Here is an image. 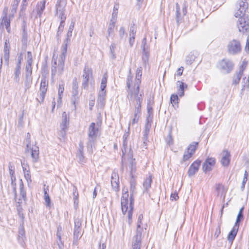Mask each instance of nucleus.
<instances>
[{
	"label": "nucleus",
	"mask_w": 249,
	"mask_h": 249,
	"mask_svg": "<svg viewBox=\"0 0 249 249\" xmlns=\"http://www.w3.org/2000/svg\"><path fill=\"white\" fill-rule=\"evenodd\" d=\"M234 64L228 59H223L219 62L218 68L222 72L227 74L233 70Z\"/></svg>",
	"instance_id": "7"
},
{
	"label": "nucleus",
	"mask_w": 249,
	"mask_h": 249,
	"mask_svg": "<svg viewBox=\"0 0 249 249\" xmlns=\"http://www.w3.org/2000/svg\"><path fill=\"white\" fill-rule=\"evenodd\" d=\"M196 54V53L195 54L194 53H189L186 59L187 64L189 65L192 64L197 58Z\"/></svg>",
	"instance_id": "36"
},
{
	"label": "nucleus",
	"mask_w": 249,
	"mask_h": 249,
	"mask_svg": "<svg viewBox=\"0 0 249 249\" xmlns=\"http://www.w3.org/2000/svg\"><path fill=\"white\" fill-rule=\"evenodd\" d=\"M32 84V76H25V90L29 89Z\"/></svg>",
	"instance_id": "47"
},
{
	"label": "nucleus",
	"mask_w": 249,
	"mask_h": 249,
	"mask_svg": "<svg viewBox=\"0 0 249 249\" xmlns=\"http://www.w3.org/2000/svg\"><path fill=\"white\" fill-rule=\"evenodd\" d=\"M64 86L65 84L63 82H62L61 84H59L58 91V98L57 100V102L58 103H61L63 94L64 91Z\"/></svg>",
	"instance_id": "32"
},
{
	"label": "nucleus",
	"mask_w": 249,
	"mask_h": 249,
	"mask_svg": "<svg viewBox=\"0 0 249 249\" xmlns=\"http://www.w3.org/2000/svg\"><path fill=\"white\" fill-rule=\"evenodd\" d=\"M237 11L235 13V17L237 18L242 15H245V12L248 7L247 0H238L236 4Z\"/></svg>",
	"instance_id": "12"
},
{
	"label": "nucleus",
	"mask_w": 249,
	"mask_h": 249,
	"mask_svg": "<svg viewBox=\"0 0 249 249\" xmlns=\"http://www.w3.org/2000/svg\"><path fill=\"white\" fill-rule=\"evenodd\" d=\"M1 25L5 26L6 29L8 33H10V20L6 16L2 18Z\"/></svg>",
	"instance_id": "29"
},
{
	"label": "nucleus",
	"mask_w": 249,
	"mask_h": 249,
	"mask_svg": "<svg viewBox=\"0 0 249 249\" xmlns=\"http://www.w3.org/2000/svg\"><path fill=\"white\" fill-rule=\"evenodd\" d=\"M178 96L176 94H172L170 97V102L173 106L178 104Z\"/></svg>",
	"instance_id": "51"
},
{
	"label": "nucleus",
	"mask_w": 249,
	"mask_h": 249,
	"mask_svg": "<svg viewBox=\"0 0 249 249\" xmlns=\"http://www.w3.org/2000/svg\"><path fill=\"white\" fill-rule=\"evenodd\" d=\"M129 127L128 128V131L125 132L123 136V148L122 149V153H123V157L125 152H126V149L127 148V138L129 136Z\"/></svg>",
	"instance_id": "22"
},
{
	"label": "nucleus",
	"mask_w": 249,
	"mask_h": 249,
	"mask_svg": "<svg viewBox=\"0 0 249 249\" xmlns=\"http://www.w3.org/2000/svg\"><path fill=\"white\" fill-rule=\"evenodd\" d=\"M16 202L17 211L18 213L20 214L23 211L22 204L23 203H26V202H24L23 199L20 196L17 200H16Z\"/></svg>",
	"instance_id": "30"
},
{
	"label": "nucleus",
	"mask_w": 249,
	"mask_h": 249,
	"mask_svg": "<svg viewBox=\"0 0 249 249\" xmlns=\"http://www.w3.org/2000/svg\"><path fill=\"white\" fill-rule=\"evenodd\" d=\"M67 51L61 49V53L60 55L58 63H57V56L54 54L52 60L51 75L53 78L56 73L62 74L64 68V63L66 59Z\"/></svg>",
	"instance_id": "2"
},
{
	"label": "nucleus",
	"mask_w": 249,
	"mask_h": 249,
	"mask_svg": "<svg viewBox=\"0 0 249 249\" xmlns=\"http://www.w3.org/2000/svg\"><path fill=\"white\" fill-rule=\"evenodd\" d=\"M153 118V108L151 107L147 106V116L146 118V122H152Z\"/></svg>",
	"instance_id": "42"
},
{
	"label": "nucleus",
	"mask_w": 249,
	"mask_h": 249,
	"mask_svg": "<svg viewBox=\"0 0 249 249\" xmlns=\"http://www.w3.org/2000/svg\"><path fill=\"white\" fill-rule=\"evenodd\" d=\"M74 229L73 231V243H75L81 238V224L79 221H75Z\"/></svg>",
	"instance_id": "15"
},
{
	"label": "nucleus",
	"mask_w": 249,
	"mask_h": 249,
	"mask_svg": "<svg viewBox=\"0 0 249 249\" xmlns=\"http://www.w3.org/2000/svg\"><path fill=\"white\" fill-rule=\"evenodd\" d=\"M28 39V32L27 31H22L21 42L23 44L27 43Z\"/></svg>",
	"instance_id": "53"
},
{
	"label": "nucleus",
	"mask_w": 249,
	"mask_h": 249,
	"mask_svg": "<svg viewBox=\"0 0 249 249\" xmlns=\"http://www.w3.org/2000/svg\"><path fill=\"white\" fill-rule=\"evenodd\" d=\"M239 17L237 22V26L239 31L243 34L249 32V16L242 15Z\"/></svg>",
	"instance_id": "5"
},
{
	"label": "nucleus",
	"mask_w": 249,
	"mask_h": 249,
	"mask_svg": "<svg viewBox=\"0 0 249 249\" xmlns=\"http://www.w3.org/2000/svg\"><path fill=\"white\" fill-rule=\"evenodd\" d=\"M119 5H115L113 8V13L112 14V18L111 19H115L116 20V18L118 15V10Z\"/></svg>",
	"instance_id": "56"
},
{
	"label": "nucleus",
	"mask_w": 249,
	"mask_h": 249,
	"mask_svg": "<svg viewBox=\"0 0 249 249\" xmlns=\"http://www.w3.org/2000/svg\"><path fill=\"white\" fill-rule=\"evenodd\" d=\"M142 59L144 65H146L148 63L149 59V53L147 50L142 51Z\"/></svg>",
	"instance_id": "48"
},
{
	"label": "nucleus",
	"mask_w": 249,
	"mask_h": 249,
	"mask_svg": "<svg viewBox=\"0 0 249 249\" xmlns=\"http://www.w3.org/2000/svg\"><path fill=\"white\" fill-rule=\"evenodd\" d=\"M230 154L227 150H224L221 160V163L224 166H228L230 162Z\"/></svg>",
	"instance_id": "19"
},
{
	"label": "nucleus",
	"mask_w": 249,
	"mask_h": 249,
	"mask_svg": "<svg viewBox=\"0 0 249 249\" xmlns=\"http://www.w3.org/2000/svg\"><path fill=\"white\" fill-rule=\"evenodd\" d=\"M136 30V27L134 24L130 26L129 33V45L131 47H132L133 45L135 42Z\"/></svg>",
	"instance_id": "17"
},
{
	"label": "nucleus",
	"mask_w": 249,
	"mask_h": 249,
	"mask_svg": "<svg viewBox=\"0 0 249 249\" xmlns=\"http://www.w3.org/2000/svg\"><path fill=\"white\" fill-rule=\"evenodd\" d=\"M62 122L60 124V128L63 129H68L69 125V117L67 116L66 112H63L62 115Z\"/></svg>",
	"instance_id": "20"
},
{
	"label": "nucleus",
	"mask_w": 249,
	"mask_h": 249,
	"mask_svg": "<svg viewBox=\"0 0 249 249\" xmlns=\"http://www.w3.org/2000/svg\"><path fill=\"white\" fill-rule=\"evenodd\" d=\"M77 157L80 161L83 162H85V158L84 156V153L81 152H78Z\"/></svg>",
	"instance_id": "64"
},
{
	"label": "nucleus",
	"mask_w": 249,
	"mask_h": 249,
	"mask_svg": "<svg viewBox=\"0 0 249 249\" xmlns=\"http://www.w3.org/2000/svg\"><path fill=\"white\" fill-rule=\"evenodd\" d=\"M20 69H21V66H16L15 71H14V80L17 82L18 83L19 81V75L20 74Z\"/></svg>",
	"instance_id": "39"
},
{
	"label": "nucleus",
	"mask_w": 249,
	"mask_h": 249,
	"mask_svg": "<svg viewBox=\"0 0 249 249\" xmlns=\"http://www.w3.org/2000/svg\"><path fill=\"white\" fill-rule=\"evenodd\" d=\"M16 176L11 177V184L13 188V193L15 195V198L16 199L17 197V190H16Z\"/></svg>",
	"instance_id": "46"
},
{
	"label": "nucleus",
	"mask_w": 249,
	"mask_h": 249,
	"mask_svg": "<svg viewBox=\"0 0 249 249\" xmlns=\"http://www.w3.org/2000/svg\"><path fill=\"white\" fill-rule=\"evenodd\" d=\"M193 154L189 152L187 150L184 152V155L183 156L182 158V162H185L186 160H188L190 158L192 157Z\"/></svg>",
	"instance_id": "54"
},
{
	"label": "nucleus",
	"mask_w": 249,
	"mask_h": 249,
	"mask_svg": "<svg viewBox=\"0 0 249 249\" xmlns=\"http://www.w3.org/2000/svg\"><path fill=\"white\" fill-rule=\"evenodd\" d=\"M67 130V129H61V130L59 131V132L58 134L60 139H65V138L66 136Z\"/></svg>",
	"instance_id": "61"
},
{
	"label": "nucleus",
	"mask_w": 249,
	"mask_h": 249,
	"mask_svg": "<svg viewBox=\"0 0 249 249\" xmlns=\"http://www.w3.org/2000/svg\"><path fill=\"white\" fill-rule=\"evenodd\" d=\"M239 227H238L236 225H234L232 228V230L229 233L227 239L229 242L232 243L237 233Z\"/></svg>",
	"instance_id": "21"
},
{
	"label": "nucleus",
	"mask_w": 249,
	"mask_h": 249,
	"mask_svg": "<svg viewBox=\"0 0 249 249\" xmlns=\"http://www.w3.org/2000/svg\"><path fill=\"white\" fill-rule=\"evenodd\" d=\"M115 22L116 21L115 19L110 20V22L108 25L107 29L108 36H110V35L113 32L115 28Z\"/></svg>",
	"instance_id": "45"
},
{
	"label": "nucleus",
	"mask_w": 249,
	"mask_h": 249,
	"mask_svg": "<svg viewBox=\"0 0 249 249\" xmlns=\"http://www.w3.org/2000/svg\"><path fill=\"white\" fill-rule=\"evenodd\" d=\"M32 63H27L25 66V76H32Z\"/></svg>",
	"instance_id": "44"
},
{
	"label": "nucleus",
	"mask_w": 249,
	"mask_h": 249,
	"mask_svg": "<svg viewBox=\"0 0 249 249\" xmlns=\"http://www.w3.org/2000/svg\"><path fill=\"white\" fill-rule=\"evenodd\" d=\"M201 164V160H197L193 162L189 168L188 171V176L191 177L194 176L199 170Z\"/></svg>",
	"instance_id": "14"
},
{
	"label": "nucleus",
	"mask_w": 249,
	"mask_h": 249,
	"mask_svg": "<svg viewBox=\"0 0 249 249\" xmlns=\"http://www.w3.org/2000/svg\"><path fill=\"white\" fill-rule=\"evenodd\" d=\"M151 123L152 122H146V124L145 125V129L143 132V143L146 144V142L148 138V135L149 132V130L150 129L151 126Z\"/></svg>",
	"instance_id": "28"
},
{
	"label": "nucleus",
	"mask_w": 249,
	"mask_h": 249,
	"mask_svg": "<svg viewBox=\"0 0 249 249\" xmlns=\"http://www.w3.org/2000/svg\"><path fill=\"white\" fill-rule=\"evenodd\" d=\"M176 85L178 88V94L179 96H183L184 95V89L187 88V85L180 81H178L176 83Z\"/></svg>",
	"instance_id": "23"
},
{
	"label": "nucleus",
	"mask_w": 249,
	"mask_h": 249,
	"mask_svg": "<svg viewBox=\"0 0 249 249\" xmlns=\"http://www.w3.org/2000/svg\"><path fill=\"white\" fill-rule=\"evenodd\" d=\"M127 96L129 100L136 102L135 110L134 111V116H139L138 115L141 113V103L142 100V94H139V92H133L132 99H131L130 96Z\"/></svg>",
	"instance_id": "8"
},
{
	"label": "nucleus",
	"mask_w": 249,
	"mask_h": 249,
	"mask_svg": "<svg viewBox=\"0 0 249 249\" xmlns=\"http://www.w3.org/2000/svg\"><path fill=\"white\" fill-rule=\"evenodd\" d=\"M247 66V62H246L245 61H243L242 62V63L241 65L240 66V67L239 68V70L238 71L243 73V72H244V70L246 69Z\"/></svg>",
	"instance_id": "63"
},
{
	"label": "nucleus",
	"mask_w": 249,
	"mask_h": 249,
	"mask_svg": "<svg viewBox=\"0 0 249 249\" xmlns=\"http://www.w3.org/2000/svg\"><path fill=\"white\" fill-rule=\"evenodd\" d=\"M110 53L111 58L115 59L116 58L115 54V50L116 48V45L115 43H112L110 46Z\"/></svg>",
	"instance_id": "52"
},
{
	"label": "nucleus",
	"mask_w": 249,
	"mask_h": 249,
	"mask_svg": "<svg viewBox=\"0 0 249 249\" xmlns=\"http://www.w3.org/2000/svg\"><path fill=\"white\" fill-rule=\"evenodd\" d=\"M176 21L178 25H179L181 22L182 17L180 13V6L178 3H177L176 4Z\"/></svg>",
	"instance_id": "35"
},
{
	"label": "nucleus",
	"mask_w": 249,
	"mask_h": 249,
	"mask_svg": "<svg viewBox=\"0 0 249 249\" xmlns=\"http://www.w3.org/2000/svg\"><path fill=\"white\" fill-rule=\"evenodd\" d=\"M78 92V83L77 78H75L72 81V95L71 98V101L73 105V109L74 110H76V105L78 104L79 102Z\"/></svg>",
	"instance_id": "6"
},
{
	"label": "nucleus",
	"mask_w": 249,
	"mask_h": 249,
	"mask_svg": "<svg viewBox=\"0 0 249 249\" xmlns=\"http://www.w3.org/2000/svg\"><path fill=\"white\" fill-rule=\"evenodd\" d=\"M198 144V142H192L187 147V151L193 155L195 152Z\"/></svg>",
	"instance_id": "40"
},
{
	"label": "nucleus",
	"mask_w": 249,
	"mask_h": 249,
	"mask_svg": "<svg viewBox=\"0 0 249 249\" xmlns=\"http://www.w3.org/2000/svg\"><path fill=\"white\" fill-rule=\"evenodd\" d=\"M46 93V92L45 91H40L39 98H37V100L40 103L43 102Z\"/></svg>",
	"instance_id": "62"
},
{
	"label": "nucleus",
	"mask_w": 249,
	"mask_h": 249,
	"mask_svg": "<svg viewBox=\"0 0 249 249\" xmlns=\"http://www.w3.org/2000/svg\"><path fill=\"white\" fill-rule=\"evenodd\" d=\"M244 210V207H242L239 210L238 214L237 215L236 220L234 225H236L238 227H239L240 222L243 220L244 215H243V212Z\"/></svg>",
	"instance_id": "33"
},
{
	"label": "nucleus",
	"mask_w": 249,
	"mask_h": 249,
	"mask_svg": "<svg viewBox=\"0 0 249 249\" xmlns=\"http://www.w3.org/2000/svg\"><path fill=\"white\" fill-rule=\"evenodd\" d=\"M20 188V197L23 199L24 202H26L27 201L26 192L24 188L23 183L22 180H20V183L19 184Z\"/></svg>",
	"instance_id": "31"
},
{
	"label": "nucleus",
	"mask_w": 249,
	"mask_h": 249,
	"mask_svg": "<svg viewBox=\"0 0 249 249\" xmlns=\"http://www.w3.org/2000/svg\"><path fill=\"white\" fill-rule=\"evenodd\" d=\"M248 173L246 171H245L244 175V178L242 181V185L241 187V189L242 190H243L245 189V184L248 180Z\"/></svg>",
	"instance_id": "55"
},
{
	"label": "nucleus",
	"mask_w": 249,
	"mask_h": 249,
	"mask_svg": "<svg viewBox=\"0 0 249 249\" xmlns=\"http://www.w3.org/2000/svg\"><path fill=\"white\" fill-rule=\"evenodd\" d=\"M241 51V45L239 41L233 39L228 45V51L231 54H236Z\"/></svg>",
	"instance_id": "9"
},
{
	"label": "nucleus",
	"mask_w": 249,
	"mask_h": 249,
	"mask_svg": "<svg viewBox=\"0 0 249 249\" xmlns=\"http://www.w3.org/2000/svg\"><path fill=\"white\" fill-rule=\"evenodd\" d=\"M8 168H9V174L10 175V177L15 176V167L11 163H9Z\"/></svg>",
	"instance_id": "58"
},
{
	"label": "nucleus",
	"mask_w": 249,
	"mask_h": 249,
	"mask_svg": "<svg viewBox=\"0 0 249 249\" xmlns=\"http://www.w3.org/2000/svg\"><path fill=\"white\" fill-rule=\"evenodd\" d=\"M106 97H99L98 96L97 102L98 106L100 107H104L106 102Z\"/></svg>",
	"instance_id": "50"
},
{
	"label": "nucleus",
	"mask_w": 249,
	"mask_h": 249,
	"mask_svg": "<svg viewBox=\"0 0 249 249\" xmlns=\"http://www.w3.org/2000/svg\"><path fill=\"white\" fill-rule=\"evenodd\" d=\"M142 68L139 67L137 69L135 76V80L134 85L131 87L133 76L131 75V69H129V74L127 75L126 80V86L129 90L128 97L130 96L131 99H132L133 92H139L140 86L141 83V77L142 75Z\"/></svg>",
	"instance_id": "1"
},
{
	"label": "nucleus",
	"mask_w": 249,
	"mask_h": 249,
	"mask_svg": "<svg viewBox=\"0 0 249 249\" xmlns=\"http://www.w3.org/2000/svg\"><path fill=\"white\" fill-rule=\"evenodd\" d=\"M113 182H119L118 174L114 171L112 172L111 178V183Z\"/></svg>",
	"instance_id": "49"
},
{
	"label": "nucleus",
	"mask_w": 249,
	"mask_h": 249,
	"mask_svg": "<svg viewBox=\"0 0 249 249\" xmlns=\"http://www.w3.org/2000/svg\"><path fill=\"white\" fill-rule=\"evenodd\" d=\"M46 0H43L41 1L38 2L37 4L36 10L37 15L39 17H40L45 8Z\"/></svg>",
	"instance_id": "24"
},
{
	"label": "nucleus",
	"mask_w": 249,
	"mask_h": 249,
	"mask_svg": "<svg viewBox=\"0 0 249 249\" xmlns=\"http://www.w3.org/2000/svg\"><path fill=\"white\" fill-rule=\"evenodd\" d=\"M48 83L46 81V79L43 78L41 79L40 86V91L46 92L47 90Z\"/></svg>",
	"instance_id": "41"
},
{
	"label": "nucleus",
	"mask_w": 249,
	"mask_h": 249,
	"mask_svg": "<svg viewBox=\"0 0 249 249\" xmlns=\"http://www.w3.org/2000/svg\"><path fill=\"white\" fill-rule=\"evenodd\" d=\"M215 163V160L213 158H207L202 165V170L204 172L207 173L210 172L212 170V168Z\"/></svg>",
	"instance_id": "13"
},
{
	"label": "nucleus",
	"mask_w": 249,
	"mask_h": 249,
	"mask_svg": "<svg viewBox=\"0 0 249 249\" xmlns=\"http://www.w3.org/2000/svg\"><path fill=\"white\" fill-rule=\"evenodd\" d=\"M119 35L121 39L124 38V36H126L125 34V29L124 27H121L119 31Z\"/></svg>",
	"instance_id": "60"
},
{
	"label": "nucleus",
	"mask_w": 249,
	"mask_h": 249,
	"mask_svg": "<svg viewBox=\"0 0 249 249\" xmlns=\"http://www.w3.org/2000/svg\"><path fill=\"white\" fill-rule=\"evenodd\" d=\"M56 15L60 19V21L65 22L66 19V16L65 14V12L56 13Z\"/></svg>",
	"instance_id": "57"
},
{
	"label": "nucleus",
	"mask_w": 249,
	"mask_h": 249,
	"mask_svg": "<svg viewBox=\"0 0 249 249\" xmlns=\"http://www.w3.org/2000/svg\"><path fill=\"white\" fill-rule=\"evenodd\" d=\"M99 129L94 123H91L88 128V141L87 147L88 151L92 152V147L98 137Z\"/></svg>",
	"instance_id": "3"
},
{
	"label": "nucleus",
	"mask_w": 249,
	"mask_h": 249,
	"mask_svg": "<svg viewBox=\"0 0 249 249\" xmlns=\"http://www.w3.org/2000/svg\"><path fill=\"white\" fill-rule=\"evenodd\" d=\"M44 199L46 203V206L50 207L51 206V199L49 195V186L46 185H44L43 188Z\"/></svg>",
	"instance_id": "25"
},
{
	"label": "nucleus",
	"mask_w": 249,
	"mask_h": 249,
	"mask_svg": "<svg viewBox=\"0 0 249 249\" xmlns=\"http://www.w3.org/2000/svg\"><path fill=\"white\" fill-rule=\"evenodd\" d=\"M243 73H242L240 72L236 71L233 76V79H232V84H234V85L238 84L241 80V78L243 76Z\"/></svg>",
	"instance_id": "34"
},
{
	"label": "nucleus",
	"mask_w": 249,
	"mask_h": 249,
	"mask_svg": "<svg viewBox=\"0 0 249 249\" xmlns=\"http://www.w3.org/2000/svg\"><path fill=\"white\" fill-rule=\"evenodd\" d=\"M143 231V229L142 227L137 228L136 235L134 236L135 241H137V242H141V237L142 234V231Z\"/></svg>",
	"instance_id": "38"
},
{
	"label": "nucleus",
	"mask_w": 249,
	"mask_h": 249,
	"mask_svg": "<svg viewBox=\"0 0 249 249\" xmlns=\"http://www.w3.org/2000/svg\"><path fill=\"white\" fill-rule=\"evenodd\" d=\"M66 2L64 0H58L55 5L56 13L65 12Z\"/></svg>",
	"instance_id": "27"
},
{
	"label": "nucleus",
	"mask_w": 249,
	"mask_h": 249,
	"mask_svg": "<svg viewBox=\"0 0 249 249\" xmlns=\"http://www.w3.org/2000/svg\"><path fill=\"white\" fill-rule=\"evenodd\" d=\"M74 28V23H71L69 28L67 34V37L65 40L64 41V43L62 46L61 49L64 50L65 49L66 51H67V47L71 43V37L72 36V32Z\"/></svg>",
	"instance_id": "16"
},
{
	"label": "nucleus",
	"mask_w": 249,
	"mask_h": 249,
	"mask_svg": "<svg viewBox=\"0 0 249 249\" xmlns=\"http://www.w3.org/2000/svg\"><path fill=\"white\" fill-rule=\"evenodd\" d=\"M24 142L26 146L25 152L28 153L31 151L33 161L37 162L39 158V147L36 144L33 145L31 147V134L29 133H27Z\"/></svg>",
	"instance_id": "4"
},
{
	"label": "nucleus",
	"mask_w": 249,
	"mask_h": 249,
	"mask_svg": "<svg viewBox=\"0 0 249 249\" xmlns=\"http://www.w3.org/2000/svg\"><path fill=\"white\" fill-rule=\"evenodd\" d=\"M21 163L24 172V177L27 180L28 184L29 185L32 182L31 175L30 174V170L29 169H27L24 166V161L23 162L21 161Z\"/></svg>",
	"instance_id": "26"
},
{
	"label": "nucleus",
	"mask_w": 249,
	"mask_h": 249,
	"mask_svg": "<svg viewBox=\"0 0 249 249\" xmlns=\"http://www.w3.org/2000/svg\"><path fill=\"white\" fill-rule=\"evenodd\" d=\"M122 211L124 214L128 212V218L130 220L131 219L132 215V211L133 209V199L131 196L130 198V203L128 206V202H121Z\"/></svg>",
	"instance_id": "10"
},
{
	"label": "nucleus",
	"mask_w": 249,
	"mask_h": 249,
	"mask_svg": "<svg viewBox=\"0 0 249 249\" xmlns=\"http://www.w3.org/2000/svg\"><path fill=\"white\" fill-rule=\"evenodd\" d=\"M82 87L84 89L88 88L90 78L92 77V71L90 68L85 67L83 70Z\"/></svg>",
	"instance_id": "11"
},
{
	"label": "nucleus",
	"mask_w": 249,
	"mask_h": 249,
	"mask_svg": "<svg viewBox=\"0 0 249 249\" xmlns=\"http://www.w3.org/2000/svg\"><path fill=\"white\" fill-rule=\"evenodd\" d=\"M107 77H108V75H107V73H105L103 75V76L102 80H101L100 90L106 91L105 90V89L107 87Z\"/></svg>",
	"instance_id": "37"
},
{
	"label": "nucleus",
	"mask_w": 249,
	"mask_h": 249,
	"mask_svg": "<svg viewBox=\"0 0 249 249\" xmlns=\"http://www.w3.org/2000/svg\"><path fill=\"white\" fill-rule=\"evenodd\" d=\"M152 182V176L151 175H149L144 179L143 182V192L148 193L151 186Z\"/></svg>",
	"instance_id": "18"
},
{
	"label": "nucleus",
	"mask_w": 249,
	"mask_h": 249,
	"mask_svg": "<svg viewBox=\"0 0 249 249\" xmlns=\"http://www.w3.org/2000/svg\"><path fill=\"white\" fill-rule=\"evenodd\" d=\"M61 233H57L56 236L57 238L58 239L59 241L57 242V245L59 247V249H63V243L61 241Z\"/></svg>",
	"instance_id": "59"
},
{
	"label": "nucleus",
	"mask_w": 249,
	"mask_h": 249,
	"mask_svg": "<svg viewBox=\"0 0 249 249\" xmlns=\"http://www.w3.org/2000/svg\"><path fill=\"white\" fill-rule=\"evenodd\" d=\"M123 194L122 196L121 197V202H128V197H129V194H128V189L125 188H124L123 189Z\"/></svg>",
	"instance_id": "43"
}]
</instances>
